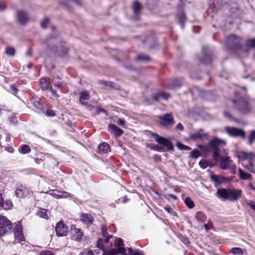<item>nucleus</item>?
Masks as SVG:
<instances>
[{"instance_id": "nucleus-39", "label": "nucleus", "mask_w": 255, "mask_h": 255, "mask_svg": "<svg viewBox=\"0 0 255 255\" xmlns=\"http://www.w3.org/2000/svg\"><path fill=\"white\" fill-rule=\"evenodd\" d=\"M89 98V92L88 91H83L80 93V99L81 100H87Z\"/></svg>"}, {"instance_id": "nucleus-20", "label": "nucleus", "mask_w": 255, "mask_h": 255, "mask_svg": "<svg viewBox=\"0 0 255 255\" xmlns=\"http://www.w3.org/2000/svg\"><path fill=\"white\" fill-rule=\"evenodd\" d=\"M132 7L134 13L133 19L134 20H138L140 12V4L137 0H135L133 3Z\"/></svg>"}, {"instance_id": "nucleus-59", "label": "nucleus", "mask_w": 255, "mask_h": 255, "mask_svg": "<svg viewBox=\"0 0 255 255\" xmlns=\"http://www.w3.org/2000/svg\"><path fill=\"white\" fill-rule=\"evenodd\" d=\"M70 194L69 193H68L67 192H64L63 193H61V194L60 195H58V198H63V197H67L70 196Z\"/></svg>"}, {"instance_id": "nucleus-19", "label": "nucleus", "mask_w": 255, "mask_h": 255, "mask_svg": "<svg viewBox=\"0 0 255 255\" xmlns=\"http://www.w3.org/2000/svg\"><path fill=\"white\" fill-rule=\"evenodd\" d=\"M183 83V80L182 78H175L171 80L167 87L170 89L180 88Z\"/></svg>"}, {"instance_id": "nucleus-3", "label": "nucleus", "mask_w": 255, "mask_h": 255, "mask_svg": "<svg viewBox=\"0 0 255 255\" xmlns=\"http://www.w3.org/2000/svg\"><path fill=\"white\" fill-rule=\"evenodd\" d=\"M225 141L217 137H214L209 143V146L213 152V156L215 160H218L220 157L219 146L225 143Z\"/></svg>"}, {"instance_id": "nucleus-41", "label": "nucleus", "mask_w": 255, "mask_h": 255, "mask_svg": "<svg viewBox=\"0 0 255 255\" xmlns=\"http://www.w3.org/2000/svg\"><path fill=\"white\" fill-rule=\"evenodd\" d=\"M184 202L189 209H192L194 207L193 201L189 197H186L185 199Z\"/></svg>"}, {"instance_id": "nucleus-56", "label": "nucleus", "mask_w": 255, "mask_h": 255, "mask_svg": "<svg viewBox=\"0 0 255 255\" xmlns=\"http://www.w3.org/2000/svg\"><path fill=\"white\" fill-rule=\"evenodd\" d=\"M10 88L13 95H15L18 91V89L13 85H10Z\"/></svg>"}, {"instance_id": "nucleus-33", "label": "nucleus", "mask_w": 255, "mask_h": 255, "mask_svg": "<svg viewBox=\"0 0 255 255\" xmlns=\"http://www.w3.org/2000/svg\"><path fill=\"white\" fill-rule=\"evenodd\" d=\"M196 219L201 222H205L206 221V216L204 213L201 211L197 212L196 214Z\"/></svg>"}, {"instance_id": "nucleus-18", "label": "nucleus", "mask_w": 255, "mask_h": 255, "mask_svg": "<svg viewBox=\"0 0 255 255\" xmlns=\"http://www.w3.org/2000/svg\"><path fill=\"white\" fill-rule=\"evenodd\" d=\"M80 218L82 222L87 226L91 225L94 221V218L93 216L90 214L82 213L80 215Z\"/></svg>"}, {"instance_id": "nucleus-58", "label": "nucleus", "mask_w": 255, "mask_h": 255, "mask_svg": "<svg viewBox=\"0 0 255 255\" xmlns=\"http://www.w3.org/2000/svg\"><path fill=\"white\" fill-rule=\"evenodd\" d=\"M39 255H54V254L50 251H42Z\"/></svg>"}, {"instance_id": "nucleus-9", "label": "nucleus", "mask_w": 255, "mask_h": 255, "mask_svg": "<svg viewBox=\"0 0 255 255\" xmlns=\"http://www.w3.org/2000/svg\"><path fill=\"white\" fill-rule=\"evenodd\" d=\"M233 103L236 108L242 113L246 114L251 111L248 102L244 99H240L237 102L233 101Z\"/></svg>"}, {"instance_id": "nucleus-64", "label": "nucleus", "mask_w": 255, "mask_h": 255, "mask_svg": "<svg viewBox=\"0 0 255 255\" xmlns=\"http://www.w3.org/2000/svg\"><path fill=\"white\" fill-rule=\"evenodd\" d=\"M199 165L203 169L206 168L207 166V163L205 162L202 161H200L199 162Z\"/></svg>"}, {"instance_id": "nucleus-34", "label": "nucleus", "mask_w": 255, "mask_h": 255, "mask_svg": "<svg viewBox=\"0 0 255 255\" xmlns=\"http://www.w3.org/2000/svg\"><path fill=\"white\" fill-rule=\"evenodd\" d=\"M233 21L230 18H229L228 19V22L224 23L223 24H219L217 26L219 27L221 29L226 30H227L229 26L232 24Z\"/></svg>"}, {"instance_id": "nucleus-13", "label": "nucleus", "mask_w": 255, "mask_h": 255, "mask_svg": "<svg viewBox=\"0 0 255 255\" xmlns=\"http://www.w3.org/2000/svg\"><path fill=\"white\" fill-rule=\"evenodd\" d=\"M32 191L24 186H21L15 191V195L18 198H24L31 196Z\"/></svg>"}, {"instance_id": "nucleus-45", "label": "nucleus", "mask_w": 255, "mask_h": 255, "mask_svg": "<svg viewBox=\"0 0 255 255\" xmlns=\"http://www.w3.org/2000/svg\"><path fill=\"white\" fill-rule=\"evenodd\" d=\"M103 251V255H118V251H116L115 250L112 249L109 251H105V250H102Z\"/></svg>"}, {"instance_id": "nucleus-28", "label": "nucleus", "mask_w": 255, "mask_h": 255, "mask_svg": "<svg viewBox=\"0 0 255 255\" xmlns=\"http://www.w3.org/2000/svg\"><path fill=\"white\" fill-rule=\"evenodd\" d=\"M39 83L43 90H47L51 89V84L46 78H41L39 80Z\"/></svg>"}, {"instance_id": "nucleus-8", "label": "nucleus", "mask_w": 255, "mask_h": 255, "mask_svg": "<svg viewBox=\"0 0 255 255\" xmlns=\"http://www.w3.org/2000/svg\"><path fill=\"white\" fill-rule=\"evenodd\" d=\"M225 130L228 135L232 137L244 138L246 136V132L241 128L226 127Z\"/></svg>"}, {"instance_id": "nucleus-44", "label": "nucleus", "mask_w": 255, "mask_h": 255, "mask_svg": "<svg viewBox=\"0 0 255 255\" xmlns=\"http://www.w3.org/2000/svg\"><path fill=\"white\" fill-rule=\"evenodd\" d=\"M201 155L200 151L197 149H194L192 151L190 152V157L193 158H197Z\"/></svg>"}, {"instance_id": "nucleus-22", "label": "nucleus", "mask_w": 255, "mask_h": 255, "mask_svg": "<svg viewBox=\"0 0 255 255\" xmlns=\"http://www.w3.org/2000/svg\"><path fill=\"white\" fill-rule=\"evenodd\" d=\"M232 162L228 156L221 157L220 160V168L222 169H227L231 165Z\"/></svg>"}, {"instance_id": "nucleus-30", "label": "nucleus", "mask_w": 255, "mask_h": 255, "mask_svg": "<svg viewBox=\"0 0 255 255\" xmlns=\"http://www.w3.org/2000/svg\"><path fill=\"white\" fill-rule=\"evenodd\" d=\"M98 150L100 154L107 153L110 151V145L106 142H103L99 145Z\"/></svg>"}, {"instance_id": "nucleus-42", "label": "nucleus", "mask_w": 255, "mask_h": 255, "mask_svg": "<svg viewBox=\"0 0 255 255\" xmlns=\"http://www.w3.org/2000/svg\"><path fill=\"white\" fill-rule=\"evenodd\" d=\"M32 104L36 109L38 110H42L43 106L38 100H34L32 102Z\"/></svg>"}, {"instance_id": "nucleus-4", "label": "nucleus", "mask_w": 255, "mask_h": 255, "mask_svg": "<svg viewBox=\"0 0 255 255\" xmlns=\"http://www.w3.org/2000/svg\"><path fill=\"white\" fill-rule=\"evenodd\" d=\"M213 48L207 45L202 47V53L203 57L200 59V62L201 64L206 65L211 63L213 59Z\"/></svg>"}, {"instance_id": "nucleus-16", "label": "nucleus", "mask_w": 255, "mask_h": 255, "mask_svg": "<svg viewBox=\"0 0 255 255\" xmlns=\"http://www.w3.org/2000/svg\"><path fill=\"white\" fill-rule=\"evenodd\" d=\"M208 136V133L204 132L202 129H200L198 131L190 133L189 138L193 140H200L207 138Z\"/></svg>"}, {"instance_id": "nucleus-38", "label": "nucleus", "mask_w": 255, "mask_h": 255, "mask_svg": "<svg viewBox=\"0 0 255 255\" xmlns=\"http://www.w3.org/2000/svg\"><path fill=\"white\" fill-rule=\"evenodd\" d=\"M5 53L8 56H13L15 55V51L13 47L7 46L5 48Z\"/></svg>"}, {"instance_id": "nucleus-1", "label": "nucleus", "mask_w": 255, "mask_h": 255, "mask_svg": "<svg viewBox=\"0 0 255 255\" xmlns=\"http://www.w3.org/2000/svg\"><path fill=\"white\" fill-rule=\"evenodd\" d=\"M225 46L228 51L236 53L241 57L244 47L241 44V38L234 34H231L225 39Z\"/></svg>"}, {"instance_id": "nucleus-2", "label": "nucleus", "mask_w": 255, "mask_h": 255, "mask_svg": "<svg viewBox=\"0 0 255 255\" xmlns=\"http://www.w3.org/2000/svg\"><path fill=\"white\" fill-rule=\"evenodd\" d=\"M242 195V191L241 189L235 188H221L217 191V196L219 198L224 200H229L231 201H236Z\"/></svg>"}, {"instance_id": "nucleus-36", "label": "nucleus", "mask_w": 255, "mask_h": 255, "mask_svg": "<svg viewBox=\"0 0 255 255\" xmlns=\"http://www.w3.org/2000/svg\"><path fill=\"white\" fill-rule=\"evenodd\" d=\"M12 206V202L9 200H6L4 202L2 201L1 203V209L8 210L10 209Z\"/></svg>"}, {"instance_id": "nucleus-35", "label": "nucleus", "mask_w": 255, "mask_h": 255, "mask_svg": "<svg viewBox=\"0 0 255 255\" xmlns=\"http://www.w3.org/2000/svg\"><path fill=\"white\" fill-rule=\"evenodd\" d=\"M19 152L22 154H26L30 151V148L29 146L28 145L26 144H23L21 145L19 149H18Z\"/></svg>"}, {"instance_id": "nucleus-15", "label": "nucleus", "mask_w": 255, "mask_h": 255, "mask_svg": "<svg viewBox=\"0 0 255 255\" xmlns=\"http://www.w3.org/2000/svg\"><path fill=\"white\" fill-rule=\"evenodd\" d=\"M55 232L58 237H63L67 235L68 228L62 222H59L56 224Z\"/></svg>"}, {"instance_id": "nucleus-63", "label": "nucleus", "mask_w": 255, "mask_h": 255, "mask_svg": "<svg viewBox=\"0 0 255 255\" xmlns=\"http://www.w3.org/2000/svg\"><path fill=\"white\" fill-rule=\"evenodd\" d=\"M117 123L119 125L124 127L125 126V120H124L123 119H119L118 120Z\"/></svg>"}, {"instance_id": "nucleus-17", "label": "nucleus", "mask_w": 255, "mask_h": 255, "mask_svg": "<svg viewBox=\"0 0 255 255\" xmlns=\"http://www.w3.org/2000/svg\"><path fill=\"white\" fill-rule=\"evenodd\" d=\"M108 130L111 133L113 134L116 137H119L124 133L123 129L112 124L109 125Z\"/></svg>"}, {"instance_id": "nucleus-21", "label": "nucleus", "mask_w": 255, "mask_h": 255, "mask_svg": "<svg viewBox=\"0 0 255 255\" xmlns=\"http://www.w3.org/2000/svg\"><path fill=\"white\" fill-rule=\"evenodd\" d=\"M124 245V244L122 239L118 238L116 240L115 242V246L119 248V254H122L123 255H128L126 253V248L123 247Z\"/></svg>"}, {"instance_id": "nucleus-46", "label": "nucleus", "mask_w": 255, "mask_h": 255, "mask_svg": "<svg viewBox=\"0 0 255 255\" xmlns=\"http://www.w3.org/2000/svg\"><path fill=\"white\" fill-rule=\"evenodd\" d=\"M245 167L247 168L250 172L255 174V168L253 164V161L252 160H250L249 165L246 166Z\"/></svg>"}, {"instance_id": "nucleus-55", "label": "nucleus", "mask_w": 255, "mask_h": 255, "mask_svg": "<svg viewBox=\"0 0 255 255\" xmlns=\"http://www.w3.org/2000/svg\"><path fill=\"white\" fill-rule=\"evenodd\" d=\"M45 115L48 117H52L55 116V113L53 110L48 109L46 111Z\"/></svg>"}, {"instance_id": "nucleus-23", "label": "nucleus", "mask_w": 255, "mask_h": 255, "mask_svg": "<svg viewBox=\"0 0 255 255\" xmlns=\"http://www.w3.org/2000/svg\"><path fill=\"white\" fill-rule=\"evenodd\" d=\"M246 45L247 48H244L243 51L242 52V54L245 56L248 55L250 49L255 48V38L248 39L246 42Z\"/></svg>"}, {"instance_id": "nucleus-49", "label": "nucleus", "mask_w": 255, "mask_h": 255, "mask_svg": "<svg viewBox=\"0 0 255 255\" xmlns=\"http://www.w3.org/2000/svg\"><path fill=\"white\" fill-rule=\"evenodd\" d=\"M79 255H94L93 251L88 249L84 250Z\"/></svg>"}, {"instance_id": "nucleus-60", "label": "nucleus", "mask_w": 255, "mask_h": 255, "mask_svg": "<svg viewBox=\"0 0 255 255\" xmlns=\"http://www.w3.org/2000/svg\"><path fill=\"white\" fill-rule=\"evenodd\" d=\"M53 84H54V86L58 89L60 88L62 86V83L58 81L56 82L55 81H53Z\"/></svg>"}, {"instance_id": "nucleus-37", "label": "nucleus", "mask_w": 255, "mask_h": 255, "mask_svg": "<svg viewBox=\"0 0 255 255\" xmlns=\"http://www.w3.org/2000/svg\"><path fill=\"white\" fill-rule=\"evenodd\" d=\"M36 215L39 217L47 219L48 218L47 210L44 209H41L37 212Z\"/></svg>"}, {"instance_id": "nucleus-10", "label": "nucleus", "mask_w": 255, "mask_h": 255, "mask_svg": "<svg viewBox=\"0 0 255 255\" xmlns=\"http://www.w3.org/2000/svg\"><path fill=\"white\" fill-rule=\"evenodd\" d=\"M159 123L165 127H171L174 124V118L171 113L165 114L158 118Z\"/></svg>"}, {"instance_id": "nucleus-57", "label": "nucleus", "mask_w": 255, "mask_h": 255, "mask_svg": "<svg viewBox=\"0 0 255 255\" xmlns=\"http://www.w3.org/2000/svg\"><path fill=\"white\" fill-rule=\"evenodd\" d=\"M224 116L229 120H232L233 117L232 115L227 111H224L223 113Z\"/></svg>"}, {"instance_id": "nucleus-54", "label": "nucleus", "mask_w": 255, "mask_h": 255, "mask_svg": "<svg viewBox=\"0 0 255 255\" xmlns=\"http://www.w3.org/2000/svg\"><path fill=\"white\" fill-rule=\"evenodd\" d=\"M198 147L202 151H204V152H207L208 151H209V146L208 147V146H206L205 145H203L202 144H198Z\"/></svg>"}, {"instance_id": "nucleus-25", "label": "nucleus", "mask_w": 255, "mask_h": 255, "mask_svg": "<svg viewBox=\"0 0 255 255\" xmlns=\"http://www.w3.org/2000/svg\"><path fill=\"white\" fill-rule=\"evenodd\" d=\"M169 97V95L168 93L162 92H157L152 96V99L156 102L158 101L160 99L167 100Z\"/></svg>"}, {"instance_id": "nucleus-5", "label": "nucleus", "mask_w": 255, "mask_h": 255, "mask_svg": "<svg viewBox=\"0 0 255 255\" xmlns=\"http://www.w3.org/2000/svg\"><path fill=\"white\" fill-rule=\"evenodd\" d=\"M152 135L157 143L165 146L168 151H172L174 149L173 143L169 138L159 136L157 133L154 132L152 133Z\"/></svg>"}, {"instance_id": "nucleus-61", "label": "nucleus", "mask_w": 255, "mask_h": 255, "mask_svg": "<svg viewBox=\"0 0 255 255\" xmlns=\"http://www.w3.org/2000/svg\"><path fill=\"white\" fill-rule=\"evenodd\" d=\"M204 228L206 230H209L212 228V224L211 223L205 224L204 225Z\"/></svg>"}, {"instance_id": "nucleus-26", "label": "nucleus", "mask_w": 255, "mask_h": 255, "mask_svg": "<svg viewBox=\"0 0 255 255\" xmlns=\"http://www.w3.org/2000/svg\"><path fill=\"white\" fill-rule=\"evenodd\" d=\"M177 17L181 27L183 28L184 23L187 19L185 13L182 8L179 9L177 13Z\"/></svg>"}, {"instance_id": "nucleus-31", "label": "nucleus", "mask_w": 255, "mask_h": 255, "mask_svg": "<svg viewBox=\"0 0 255 255\" xmlns=\"http://www.w3.org/2000/svg\"><path fill=\"white\" fill-rule=\"evenodd\" d=\"M246 252L245 249L243 250L239 247L233 248L230 251L231 254L236 255H243Z\"/></svg>"}, {"instance_id": "nucleus-40", "label": "nucleus", "mask_w": 255, "mask_h": 255, "mask_svg": "<svg viewBox=\"0 0 255 255\" xmlns=\"http://www.w3.org/2000/svg\"><path fill=\"white\" fill-rule=\"evenodd\" d=\"M50 24V19L48 17H45L40 23V25L43 28H46Z\"/></svg>"}, {"instance_id": "nucleus-47", "label": "nucleus", "mask_w": 255, "mask_h": 255, "mask_svg": "<svg viewBox=\"0 0 255 255\" xmlns=\"http://www.w3.org/2000/svg\"><path fill=\"white\" fill-rule=\"evenodd\" d=\"M64 3L66 4H77L78 5H81V2L79 0H65Z\"/></svg>"}, {"instance_id": "nucleus-7", "label": "nucleus", "mask_w": 255, "mask_h": 255, "mask_svg": "<svg viewBox=\"0 0 255 255\" xmlns=\"http://www.w3.org/2000/svg\"><path fill=\"white\" fill-rule=\"evenodd\" d=\"M101 229L103 239L100 238L98 239L97 241V247L101 250H104V245L108 244L110 239L113 237V236L108 235L107 228L105 226L102 225Z\"/></svg>"}, {"instance_id": "nucleus-24", "label": "nucleus", "mask_w": 255, "mask_h": 255, "mask_svg": "<svg viewBox=\"0 0 255 255\" xmlns=\"http://www.w3.org/2000/svg\"><path fill=\"white\" fill-rule=\"evenodd\" d=\"M47 48L49 50L53 53H56L61 48L59 46H56L54 44V39L50 38L48 41H46Z\"/></svg>"}, {"instance_id": "nucleus-27", "label": "nucleus", "mask_w": 255, "mask_h": 255, "mask_svg": "<svg viewBox=\"0 0 255 255\" xmlns=\"http://www.w3.org/2000/svg\"><path fill=\"white\" fill-rule=\"evenodd\" d=\"M211 180L214 182V185L216 187L225 181V178L217 175L213 174L211 176Z\"/></svg>"}, {"instance_id": "nucleus-14", "label": "nucleus", "mask_w": 255, "mask_h": 255, "mask_svg": "<svg viewBox=\"0 0 255 255\" xmlns=\"http://www.w3.org/2000/svg\"><path fill=\"white\" fill-rule=\"evenodd\" d=\"M16 19L21 25H25L29 20L27 13L23 10H17L16 14Z\"/></svg>"}, {"instance_id": "nucleus-62", "label": "nucleus", "mask_w": 255, "mask_h": 255, "mask_svg": "<svg viewBox=\"0 0 255 255\" xmlns=\"http://www.w3.org/2000/svg\"><path fill=\"white\" fill-rule=\"evenodd\" d=\"M164 209L168 213H171L173 212L172 208L171 207L169 206H165L164 207Z\"/></svg>"}, {"instance_id": "nucleus-43", "label": "nucleus", "mask_w": 255, "mask_h": 255, "mask_svg": "<svg viewBox=\"0 0 255 255\" xmlns=\"http://www.w3.org/2000/svg\"><path fill=\"white\" fill-rule=\"evenodd\" d=\"M128 254L130 255H144L142 252L139 251H134L131 248H128Z\"/></svg>"}, {"instance_id": "nucleus-29", "label": "nucleus", "mask_w": 255, "mask_h": 255, "mask_svg": "<svg viewBox=\"0 0 255 255\" xmlns=\"http://www.w3.org/2000/svg\"><path fill=\"white\" fill-rule=\"evenodd\" d=\"M222 0H213L211 7L213 9V11L217 12L223 6Z\"/></svg>"}, {"instance_id": "nucleus-51", "label": "nucleus", "mask_w": 255, "mask_h": 255, "mask_svg": "<svg viewBox=\"0 0 255 255\" xmlns=\"http://www.w3.org/2000/svg\"><path fill=\"white\" fill-rule=\"evenodd\" d=\"M177 146L181 150H189L191 149L190 147L179 142L177 143Z\"/></svg>"}, {"instance_id": "nucleus-11", "label": "nucleus", "mask_w": 255, "mask_h": 255, "mask_svg": "<svg viewBox=\"0 0 255 255\" xmlns=\"http://www.w3.org/2000/svg\"><path fill=\"white\" fill-rule=\"evenodd\" d=\"M71 239L78 242H81L84 236L81 229L77 228L75 226L72 225L70 228Z\"/></svg>"}, {"instance_id": "nucleus-50", "label": "nucleus", "mask_w": 255, "mask_h": 255, "mask_svg": "<svg viewBox=\"0 0 255 255\" xmlns=\"http://www.w3.org/2000/svg\"><path fill=\"white\" fill-rule=\"evenodd\" d=\"M149 58L146 55H138L136 57L137 61H148Z\"/></svg>"}, {"instance_id": "nucleus-6", "label": "nucleus", "mask_w": 255, "mask_h": 255, "mask_svg": "<svg viewBox=\"0 0 255 255\" xmlns=\"http://www.w3.org/2000/svg\"><path fill=\"white\" fill-rule=\"evenodd\" d=\"M12 228L11 222L4 216H0V237L10 231Z\"/></svg>"}, {"instance_id": "nucleus-12", "label": "nucleus", "mask_w": 255, "mask_h": 255, "mask_svg": "<svg viewBox=\"0 0 255 255\" xmlns=\"http://www.w3.org/2000/svg\"><path fill=\"white\" fill-rule=\"evenodd\" d=\"M14 235L15 237L14 243H21L24 241V237L23 235L22 227L20 223L16 224L14 229Z\"/></svg>"}, {"instance_id": "nucleus-52", "label": "nucleus", "mask_w": 255, "mask_h": 255, "mask_svg": "<svg viewBox=\"0 0 255 255\" xmlns=\"http://www.w3.org/2000/svg\"><path fill=\"white\" fill-rule=\"evenodd\" d=\"M151 148L152 150H155L157 151H159V152L164 151V150H163V148L162 147H161L158 145H157V144L153 145L151 147Z\"/></svg>"}, {"instance_id": "nucleus-48", "label": "nucleus", "mask_w": 255, "mask_h": 255, "mask_svg": "<svg viewBox=\"0 0 255 255\" xmlns=\"http://www.w3.org/2000/svg\"><path fill=\"white\" fill-rule=\"evenodd\" d=\"M255 140V130H252L251 131L249 143L250 145L253 143L254 141Z\"/></svg>"}, {"instance_id": "nucleus-53", "label": "nucleus", "mask_w": 255, "mask_h": 255, "mask_svg": "<svg viewBox=\"0 0 255 255\" xmlns=\"http://www.w3.org/2000/svg\"><path fill=\"white\" fill-rule=\"evenodd\" d=\"M246 203L255 212V202L252 200H247Z\"/></svg>"}, {"instance_id": "nucleus-32", "label": "nucleus", "mask_w": 255, "mask_h": 255, "mask_svg": "<svg viewBox=\"0 0 255 255\" xmlns=\"http://www.w3.org/2000/svg\"><path fill=\"white\" fill-rule=\"evenodd\" d=\"M239 176L240 178L242 180H247L250 179L252 178V175L251 174H249L248 173H247L245 172L243 169L241 168L239 169Z\"/></svg>"}]
</instances>
